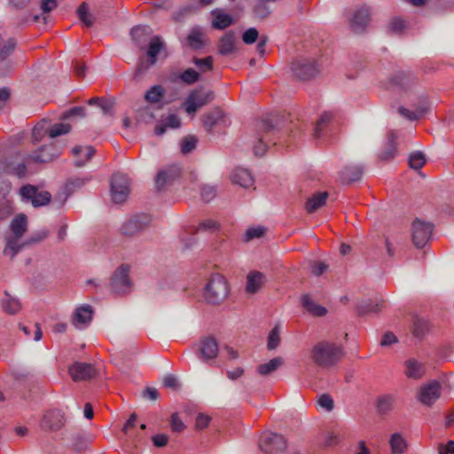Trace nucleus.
Returning <instances> with one entry per match:
<instances>
[{"mask_svg": "<svg viewBox=\"0 0 454 454\" xmlns=\"http://www.w3.org/2000/svg\"><path fill=\"white\" fill-rule=\"evenodd\" d=\"M343 356L344 352L340 345L326 340L317 342L310 350L311 361L321 368L334 366Z\"/></svg>", "mask_w": 454, "mask_h": 454, "instance_id": "nucleus-1", "label": "nucleus"}, {"mask_svg": "<svg viewBox=\"0 0 454 454\" xmlns=\"http://www.w3.org/2000/svg\"><path fill=\"white\" fill-rule=\"evenodd\" d=\"M229 285L226 278L219 274H214L204 287V299L207 304L219 305L229 294Z\"/></svg>", "mask_w": 454, "mask_h": 454, "instance_id": "nucleus-2", "label": "nucleus"}, {"mask_svg": "<svg viewBox=\"0 0 454 454\" xmlns=\"http://www.w3.org/2000/svg\"><path fill=\"white\" fill-rule=\"evenodd\" d=\"M129 273L130 266L125 263L121 264L114 270L109 278V289L113 294L126 296L131 293L133 282Z\"/></svg>", "mask_w": 454, "mask_h": 454, "instance_id": "nucleus-3", "label": "nucleus"}, {"mask_svg": "<svg viewBox=\"0 0 454 454\" xmlns=\"http://www.w3.org/2000/svg\"><path fill=\"white\" fill-rule=\"evenodd\" d=\"M215 98L213 90L205 91L201 87L192 90L183 103V107L188 114H194L200 107L209 104Z\"/></svg>", "mask_w": 454, "mask_h": 454, "instance_id": "nucleus-4", "label": "nucleus"}, {"mask_svg": "<svg viewBox=\"0 0 454 454\" xmlns=\"http://www.w3.org/2000/svg\"><path fill=\"white\" fill-rule=\"evenodd\" d=\"M19 194L22 201L30 202L34 207L48 205L51 201V195L47 191H39L38 187L25 184L20 188Z\"/></svg>", "mask_w": 454, "mask_h": 454, "instance_id": "nucleus-5", "label": "nucleus"}, {"mask_svg": "<svg viewBox=\"0 0 454 454\" xmlns=\"http://www.w3.org/2000/svg\"><path fill=\"white\" fill-rule=\"evenodd\" d=\"M286 439L278 434L263 432L260 436L259 447L266 454H276L286 449Z\"/></svg>", "mask_w": 454, "mask_h": 454, "instance_id": "nucleus-6", "label": "nucleus"}, {"mask_svg": "<svg viewBox=\"0 0 454 454\" xmlns=\"http://www.w3.org/2000/svg\"><path fill=\"white\" fill-rule=\"evenodd\" d=\"M130 181L126 175L115 174L111 180V195L114 203H123L129 197Z\"/></svg>", "mask_w": 454, "mask_h": 454, "instance_id": "nucleus-7", "label": "nucleus"}, {"mask_svg": "<svg viewBox=\"0 0 454 454\" xmlns=\"http://www.w3.org/2000/svg\"><path fill=\"white\" fill-rule=\"evenodd\" d=\"M434 225L431 223L416 219L412 223V241L416 247L422 248L429 241L433 233Z\"/></svg>", "mask_w": 454, "mask_h": 454, "instance_id": "nucleus-8", "label": "nucleus"}, {"mask_svg": "<svg viewBox=\"0 0 454 454\" xmlns=\"http://www.w3.org/2000/svg\"><path fill=\"white\" fill-rule=\"evenodd\" d=\"M442 395V386L437 380H430L422 384L419 389L417 398L426 406H432Z\"/></svg>", "mask_w": 454, "mask_h": 454, "instance_id": "nucleus-9", "label": "nucleus"}, {"mask_svg": "<svg viewBox=\"0 0 454 454\" xmlns=\"http://www.w3.org/2000/svg\"><path fill=\"white\" fill-rule=\"evenodd\" d=\"M65 413L59 409L47 411L42 417L40 427L47 432H56L66 424Z\"/></svg>", "mask_w": 454, "mask_h": 454, "instance_id": "nucleus-10", "label": "nucleus"}, {"mask_svg": "<svg viewBox=\"0 0 454 454\" xmlns=\"http://www.w3.org/2000/svg\"><path fill=\"white\" fill-rule=\"evenodd\" d=\"M151 218L146 215H137L126 221L121 228V233L129 238L138 235L150 224Z\"/></svg>", "mask_w": 454, "mask_h": 454, "instance_id": "nucleus-11", "label": "nucleus"}, {"mask_svg": "<svg viewBox=\"0 0 454 454\" xmlns=\"http://www.w3.org/2000/svg\"><path fill=\"white\" fill-rule=\"evenodd\" d=\"M219 353V346L217 340L207 335L200 339V347L197 350L198 357L205 363L214 360Z\"/></svg>", "mask_w": 454, "mask_h": 454, "instance_id": "nucleus-12", "label": "nucleus"}, {"mask_svg": "<svg viewBox=\"0 0 454 454\" xmlns=\"http://www.w3.org/2000/svg\"><path fill=\"white\" fill-rule=\"evenodd\" d=\"M292 71L297 78L305 81L316 77L320 69L317 62L301 59L292 63Z\"/></svg>", "mask_w": 454, "mask_h": 454, "instance_id": "nucleus-13", "label": "nucleus"}, {"mask_svg": "<svg viewBox=\"0 0 454 454\" xmlns=\"http://www.w3.org/2000/svg\"><path fill=\"white\" fill-rule=\"evenodd\" d=\"M17 42L14 38H9L0 46V77L8 75L12 69V62L10 57L14 52Z\"/></svg>", "mask_w": 454, "mask_h": 454, "instance_id": "nucleus-14", "label": "nucleus"}, {"mask_svg": "<svg viewBox=\"0 0 454 454\" xmlns=\"http://www.w3.org/2000/svg\"><path fill=\"white\" fill-rule=\"evenodd\" d=\"M60 155V151L53 144L41 146L32 154L27 155L28 161L35 163H49L56 160Z\"/></svg>", "mask_w": 454, "mask_h": 454, "instance_id": "nucleus-15", "label": "nucleus"}, {"mask_svg": "<svg viewBox=\"0 0 454 454\" xmlns=\"http://www.w3.org/2000/svg\"><path fill=\"white\" fill-rule=\"evenodd\" d=\"M181 175V168L172 165L159 171L155 177V184L158 191H162L166 185L172 184Z\"/></svg>", "mask_w": 454, "mask_h": 454, "instance_id": "nucleus-16", "label": "nucleus"}, {"mask_svg": "<svg viewBox=\"0 0 454 454\" xmlns=\"http://www.w3.org/2000/svg\"><path fill=\"white\" fill-rule=\"evenodd\" d=\"M370 22V12L367 7H360L354 11L349 18L350 28L355 33L363 32Z\"/></svg>", "mask_w": 454, "mask_h": 454, "instance_id": "nucleus-17", "label": "nucleus"}, {"mask_svg": "<svg viewBox=\"0 0 454 454\" xmlns=\"http://www.w3.org/2000/svg\"><path fill=\"white\" fill-rule=\"evenodd\" d=\"M69 373L74 381L90 380L96 376V370L90 364L77 362L69 368Z\"/></svg>", "mask_w": 454, "mask_h": 454, "instance_id": "nucleus-18", "label": "nucleus"}, {"mask_svg": "<svg viewBox=\"0 0 454 454\" xmlns=\"http://www.w3.org/2000/svg\"><path fill=\"white\" fill-rule=\"evenodd\" d=\"M88 179L74 177L68 179L64 185L62 192H59L54 200L59 202V207H62L67 198L73 194L77 189L82 188Z\"/></svg>", "mask_w": 454, "mask_h": 454, "instance_id": "nucleus-19", "label": "nucleus"}, {"mask_svg": "<svg viewBox=\"0 0 454 454\" xmlns=\"http://www.w3.org/2000/svg\"><path fill=\"white\" fill-rule=\"evenodd\" d=\"M237 35L234 31H227L219 40L218 52L223 56L235 53Z\"/></svg>", "mask_w": 454, "mask_h": 454, "instance_id": "nucleus-20", "label": "nucleus"}, {"mask_svg": "<svg viewBox=\"0 0 454 454\" xmlns=\"http://www.w3.org/2000/svg\"><path fill=\"white\" fill-rule=\"evenodd\" d=\"M11 185L6 182H0V222L7 219L13 212L12 203L6 199Z\"/></svg>", "mask_w": 454, "mask_h": 454, "instance_id": "nucleus-21", "label": "nucleus"}, {"mask_svg": "<svg viewBox=\"0 0 454 454\" xmlns=\"http://www.w3.org/2000/svg\"><path fill=\"white\" fill-rule=\"evenodd\" d=\"M8 160V168H10V174L15 175L19 177H24L27 174V167H26V157L23 158L20 153L15 155L7 156Z\"/></svg>", "mask_w": 454, "mask_h": 454, "instance_id": "nucleus-22", "label": "nucleus"}, {"mask_svg": "<svg viewBox=\"0 0 454 454\" xmlns=\"http://www.w3.org/2000/svg\"><path fill=\"white\" fill-rule=\"evenodd\" d=\"M404 367V374L409 379L419 380L426 372L425 365L415 358L407 359Z\"/></svg>", "mask_w": 454, "mask_h": 454, "instance_id": "nucleus-23", "label": "nucleus"}, {"mask_svg": "<svg viewBox=\"0 0 454 454\" xmlns=\"http://www.w3.org/2000/svg\"><path fill=\"white\" fill-rule=\"evenodd\" d=\"M363 173L364 168L361 165H349L340 172L339 178L342 184H350L358 181Z\"/></svg>", "mask_w": 454, "mask_h": 454, "instance_id": "nucleus-24", "label": "nucleus"}, {"mask_svg": "<svg viewBox=\"0 0 454 454\" xmlns=\"http://www.w3.org/2000/svg\"><path fill=\"white\" fill-rule=\"evenodd\" d=\"M152 29L148 26H137L130 31L133 42L140 50H144L145 43L149 41Z\"/></svg>", "mask_w": 454, "mask_h": 454, "instance_id": "nucleus-25", "label": "nucleus"}, {"mask_svg": "<svg viewBox=\"0 0 454 454\" xmlns=\"http://www.w3.org/2000/svg\"><path fill=\"white\" fill-rule=\"evenodd\" d=\"M166 49V43L159 35H153L148 41V47L146 50V57L153 62L158 60V55Z\"/></svg>", "mask_w": 454, "mask_h": 454, "instance_id": "nucleus-26", "label": "nucleus"}, {"mask_svg": "<svg viewBox=\"0 0 454 454\" xmlns=\"http://www.w3.org/2000/svg\"><path fill=\"white\" fill-rule=\"evenodd\" d=\"M10 229L12 234L8 237H15L20 239L27 230V218L26 215L20 214L14 217L11 222Z\"/></svg>", "mask_w": 454, "mask_h": 454, "instance_id": "nucleus-27", "label": "nucleus"}, {"mask_svg": "<svg viewBox=\"0 0 454 454\" xmlns=\"http://www.w3.org/2000/svg\"><path fill=\"white\" fill-rule=\"evenodd\" d=\"M231 181L244 188H248L254 184V178L251 173L243 168H236L231 174Z\"/></svg>", "mask_w": 454, "mask_h": 454, "instance_id": "nucleus-28", "label": "nucleus"}, {"mask_svg": "<svg viewBox=\"0 0 454 454\" xmlns=\"http://www.w3.org/2000/svg\"><path fill=\"white\" fill-rule=\"evenodd\" d=\"M187 45L193 51L203 49L207 44L204 33L198 29L193 28L186 37Z\"/></svg>", "mask_w": 454, "mask_h": 454, "instance_id": "nucleus-29", "label": "nucleus"}, {"mask_svg": "<svg viewBox=\"0 0 454 454\" xmlns=\"http://www.w3.org/2000/svg\"><path fill=\"white\" fill-rule=\"evenodd\" d=\"M397 135L394 130H390L387 134V140L385 145V149L380 154V158L383 160H388L393 159L396 155V144L395 140Z\"/></svg>", "mask_w": 454, "mask_h": 454, "instance_id": "nucleus-30", "label": "nucleus"}, {"mask_svg": "<svg viewBox=\"0 0 454 454\" xmlns=\"http://www.w3.org/2000/svg\"><path fill=\"white\" fill-rule=\"evenodd\" d=\"M279 127V116L275 114H268L267 116L262 118V120L259 122L257 121V131L260 129L265 133H269L271 130L278 129Z\"/></svg>", "mask_w": 454, "mask_h": 454, "instance_id": "nucleus-31", "label": "nucleus"}, {"mask_svg": "<svg viewBox=\"0 0 454 454\" xmlns=\"http://www.w3.org/2000/svg\"><path fill=\"white\" fill-rule=\"evenodd\" d=\"M223 118V113L219 108H215L211 112L207 113L201 118L203 127L208 133H212L213 128Z\"/></svg>", "mask_w": 454, "mask_h": 454, "instance_id": "nucleus-32", "label": "nucleus"}, {"mask_svg": "<svg viewBox=\"0 0 454 454\" xmlns=\"http://www.w3.org/2000/svg\"><path fill=\"white\" fill-rule=\"evenodd\" d=\"M392 82L394 84L407 90L416 84L418 79L411 73L399 72L392 78Z\"/></svg>", "mask_w": 454, "mask_h": 454, "instance_id": "nucleus-33", "label": "nucleus"}, {"mask_svg": "<svg viewBox=\"0 0 454 454\" xmlns=\"http://www.w3.org/2000/svg\"><path fill=\"white\" fill-rule=\"evenodd\" d=\"M396 396L394 394H384L378 397L377 408L380 413L387 414L390 412L395 406Z\"/></svg>", "mask_w": 454, "mask_h": 454, "instance_id": "nucleus-34", "label": "nucleus"}, {"mask_svg": "<svg viewBox=\"0 0 454 454\" xmlns=\"http://www.w3.org/2000/svg\"><path fill=\"white\" fill-rule=\"evenodd\" d=\"M327 198L328 193L326 192L313 194L306 202V210L309 213L317 211L325 204Z\"/></svg>", "mask_w": 454, "mask_h": 454, "instance_id": "nucleus-35", "label": "nucleus"}, {"mask_svg": "<svg viewBox=\"0 0 454 454\" xmlns=\"http://www.w3.org/2000/svg\"><path fill=\"white\" fill-rule=\"evenodd\" d=\"M301 304L303 308L313 316L322 317L327 312L325 307L314 302L308 294L302 295Z\"/></svg>", "mask_w": 454, "mask_h": 454, "instance_id": "nucleus-36", "label": "nucleus"}, {"mask_svg": "<svg viewBox=\"0 0 454 454\" xmlns=\"http://www.w3.org/2000/svg\"><path fill=\"white\" fill-rule=\"evenodd\" d=\"M389 445L392 454H403L407 450V442L400 433H395L390 436Z\"/></svg>", "mask_w": 454, "mask_h": 454, "instance_id": "nucleus-37", "label": "nucleus"}, {"mask_svg": "<svg viewBox=\"0 0 454 454\" xmlns=\"http://www.w3.org/2000/svg\"><path fill=\"white\" fill-rule=\"evenodd\" d=\"M215 19L212 22V26L217 29H224L233 23V18L222 11L215 10L213 12Z\"/></svg>", "mask_w": 454, "mask_h": 454, "instance_id": "nucleus-38", "label": "nucleus"}, {"mask_svg": "<svg viewBox=\"0 0 454 454\" xmlns=\"http://www.w3.org/2000/svg\"><path fill=\"white\" fill-rule=\"evenodd\" d=\"M333 114L332 112H325L321 114L314 129L313 136L316 138H320L325 135V128L333 120Z\"/></svg>", "mask_w": 454, "mask_h": 454, "instance_id": "nucleus-39", "label": "nucleus"}, {"mask_svg": "<svg viewBox=\"0 0 454 454\" xmlns=\"http://www.w3.org/2000/svg\"><path fill=\"white\" fill-rule=\"evenodd\" d=\"M284 364V360L280 356H277L270 360L268 363L260 364L257 367V372L261 375L266 376L271 374L278 370Z\"/></svg>", "mask_w": 454, "mask_h": 454, "instance_id": "nucleus-40", "label": "nucleus"}, {"mask_svg": "<svg viewBox=\"0 0 454 454\" xmlns=\"http://www.w3.org/2000/svg\"><path fill=\"white\" fill-rule=\"evenodd\" d=\"M4 294L7 298L1 301L4 311L9 315H15L20 309L19 300L11 296L7 291L4 292Z\"/></svg>", "mask_w": 454, "mask_h": 454, "instance_id": "nucleus-41", "label": "nucleus"}, {"mask_svg": "<svg viewBox=\"0 0 454 454\" xmlns=\"http://www.w3.org/2000/svg\"><path fill=\"white\" fill-rule=\"evenodd\" d=\"M19 239L15 237H6V245L4 249V254L13 259L14 256L20 251V249L26 245L25 242L22 244L19 243Z\"/></svg>", "mask_w": 454, "mask_h": 454, "instance_id": "nucleus-42", "label": "nucleus"}, {"mask_svg": "<svg viewBox=\"0 0 454 454\" xmlns=\"http://www.w3.org/2000/svg\"><path fill=\"white\" fill-rule=\"evenodd\" d=\"M79 20L87 27H90L95 22L94 15L90 12L89 5L83 2L76 11Z\"/></svg>", "mask_w": 454, "mask_h": 454, "instance_id": "nucleus-43", "label": "nucleus"}, {"mask_svg": "<svg viewBox=\"0 0 454 454\" xmlns=\"http://www.w3.org/2000/svg\"><path fill=\"white\" fill-rule=\"evenodd\" d=\"M48 120L43 119L32 129V144L36 145L42 141L46 134L49 135V129L46 127Z\"/></svg>", "mask_w": 454, "mask_h": 454, "instance_id": "nucleus-44", "label": "nucleus"}, {"mask_svg": "<svg viewBox=\"0 0 454 454\" xmlns=\"http://www.w3.org/2000/svg\"><path fill=\"white\" fill-rule=\"evenodd\" d=\"M165 95V89L161 85L152 86L145 94V100L151 104L160 102Z\"/></svg>", "mask_w": 454, "mask_h": 454, "instance_id": "nucleus-45", "label": "nucleus"}, {"mask_svg": "<svg viewBox=\"0 0 454 454\" xmlns=\"http://www.w3.org/2000/svg\"><path fill=\"white\" fill-rule=\"evenodd\" d=\"M93 309L91 306L85 305L78 308L74 313V322L80 324H88L92 319Z\"/></svg>", "mask_w": 454, "mask_h": 454, "instance_id": "nucleus-46", "label": "nucleus"}, {"mask_svg": "<svg viewBox=\"0 0 454 454\" xmlns=\"http://www.w3.org/2000/svg\"><path fill=\"white\" fill-rule=\"evenodd\" d=\"M192 62L197 67L200 75L213 70L214 59L212 56H207L203 59L193 57Z\"/></svg>", "mask_w": 454, "mask_h": 454, "instance_id": "nucleus-47", "label": "nucleus"}, {"mask_svg": "<svg viewBox=\"0 0 454 454\" xmlns=\"http://www.w3.org/2000/svg\"><path fill=\"white\" fill-rule=\"evenodd\" d=\"M155 65L156 62H153L148 58L146 59L145 58H140L133 74L134 80H138L139 78H141L144 74H145L148 72V70L152 67Z\"/></svg>", "mask_w": 454, "mask_h": 454, "instance_id": "nucleus-48", "label": "nucleus"}, {"mask_svg": "<svg viewBox=\"0 0 454 454\" xmlns=\"http://www.w3.org/2000/svg\"><path fill=\"white\" fill-rule=\"evenodd\" d=\"M177 78L187 85L194 84L200 80V74L193 69L187 68L177 75Z\"/></svg>", "mask_w": 454, "mask_h": 454, "instance_id": "nucleus-49", "label": "nucleus"}, {"mask_svg": "<svg viewBox=\"0 0 454 454\" xmlns=\"http://www.w3.org/2000/svg\"><path fill=\"white\" fill-rule=\"evenodd\" d=\"M427 111L426 106H421L415 111H411L403 106L398 108V113L410 121H414L421 118Z\"/></svg>", "mask_w": 454, "mask_h": 454, "instance_id": "nucleus-50", "label": "nucleus"}, {"mask_svg": "<svg viewBox=\"0 0 454 454\" xmlns=\"http://www.w3.org/2000/svg\"><path fill=\"white\" fill-rule=\"evenodd\" d=\"M199 142V139L194 135H188L184 137L181 141V153L183 154H188L192 152Z\"/></svg>", "mask_w": 454, "mask_h": 454, "instance_id": "nucleus-51", "label": "nucleus"}, {"mask_svg": "<svg viewBox=\"0 0 454 454\" xmlns=\"http://www.w3.org/2000/svg\"><path fill=\"white\" fill-rule=\"evenodd\" d=\"M71 445L70 448H72L75 451H82L87 449L89 445L88 439L81 434H74L72 435L71 438Z\"/></svg>", "mask_w": 454, "mask_h": 454, "instance_id": "nucleus-52", "label": "nucleus"}, {"mask_svg": "<svg viewBox=\"0 0 454 454\" xmlns=\"http://www.w3.org/2000/svg\"><path fill=\"white\" fill-rule=\"evenodd\" d=\"M429 330V324L426 319L415 318L413 322V334L418 338L423 337Z\"/></svg>", "mask_w": 454, "mask_h": 454, "instance_id": "nucleus-53", "label": "nucleus"}, {"mask_svg": "<svg viewBox=\"0 0 454 454\" xmlns=\"http://www.w3.org/2000/svg\"><path fill=\"white\" fill-rule=\"evenodd\" d=\"M280 343V328L278 325H275L274 328L270 332L267 339V348L273 350L278 347Z\"/></svg>", "mask_w": 454, "mask_h": 454, "instance_id": "nucleus-54", "label": "nucleus"}, {"mask_svg": "<svg viewBox=\"0 0 454 454\" xmlns=\"http://www.w3.org/2000/svg\"><path fill=\"white\" fill-rule=\"evenodd\" d=\"M116 105L115 98H105L98 106L105 116L113 117L114 115V106Z\"/></svg>", "mask_w": 454, "mask_h": 454, "instance_id": "nucleus-55", "label": "nucleus"}, {"mask_svg": "<svg viewBox=\"0 0 454 454\" xmlns=\"http://www.w3.org/2000/svg\"><path fill=\"white\" fill-rule=\"evenodd\" d=\"M72 129V126L68 123H57L49 129V137H57L61 135L68 134Z\"/></svg>", "mask_w": 454, "mask_h": 454, "instance_id": "nucleus-56", "label": "nucleus"}, {"mask_svg": "<svg viewBox=\"0 0 454 454\" xmlns=\"http://www.w3.org/2000/svg\"><path fill=\"white\" fill-rule=\"evenodd\" d=\"M426 163V158L421 152H414L409 157V165L411 168L420 169Z\"/></svg>", "mask_w": 454, "mask_h": 454, "instance_id": "nucleus-57", "label": "nucleus"}, {"mask_svg": "<svg viewBox=\"0 0 454 454\" xmlns=\"http://www.w3.org/2000/svg\"><path fill=\"white\" fill-rule=\"evenodd\" d=\"M170 427H171V430L175 433H181L186 427L184 423L179 418L178 413H176V412H175L171 415Z\"/></svg>", "mask_w": 454, "mask_h": 454, "instance_id": "nucleus-58", "label": "nucleus"}, {"mask_svg": "<svg viewBox=\"0 0 454 454\" xmlns=\"http://www.w3.org/2000/svg\"><path fill=\"white\" fill-rule=\"evenodd\" d=\"M216 195V189L213 185L205 184L201 188L200 196L205 202L211 201Z\"/></svg>", "mask_w": 454, "mask_h": 454, "instance_id": "nucleus-59", "label": "nucleus"}, {"mask_svg": "<svg viewBox=\"0 0 454 454\" xmlns=\"http://www.w3.org/2000/svg\"><path fill=\"white\" fill-rule=\"evenodd\" d=\"M72 116H80V117H85L86 116V109L83 106H74L70 108L68 111H66L61 115V120H67L69 119Z\"/></svg>", "mask_w": 454, "mask_h": 454, "instance_id": "nucleus-60", "label": "nucleus"}, {"mask_svg": "<svg viewBox=\"0 0 454 454\" xmlns=\"http://www.w3.org/2000/svg\"><path fill=\"white\" fill-rule=\"evenodd\" d=\"M192 6H184L172 14V20L175 22H183L185 18L192 13Z\"/></svg>", "mask_w": 454, "mask_h": 454, "instance_id": "nucleus-61", "label": "nucleus"}, {"mask_svg": "<svg viewBox=\"0 0 454 454\" xmlns=\"http://www.w3.org/2000/svg\"><path fill=\"white\" fill-rule=\"evenodd\" d=\"M317 403L327 411H331L333 409V399L326 394L319 396Z\"/></svg>", "mask_w": 454, "mask_h": 454, "instance_id": "nucleus-62", "label": "nucleus"}, {"mask_svg": "<svg viewBox=\"0 0 454 454\" xmlns=\"http://www.w3.org/2000/svg\"><path fill=\"white\" fill-rule=\"evenodd\" d=\"M405 27V21L400 18H395L391 20L389 23V30L392 33L399 34L401 33L403 28Z\"/></svg>", "mask_w": 454, "mask_h": 454, "instance_id": "nucleus-63", "label": "nucleus"}, {"mask_svg": "<svg viewBox=\"0 0 454 454\" xmlns=\"http://www.w3.org/2000/svg\"><path fill=\"white\" fill-rule=\"evenodd\" d=\"M211 420V417L204 413H199L195 420V428L201 430L206 428Z\"/></svg>", "mask_w": 454, "mask_h": 454, "instance_id": "nucleus-64", "label": "nucleus"}]
</instances>
